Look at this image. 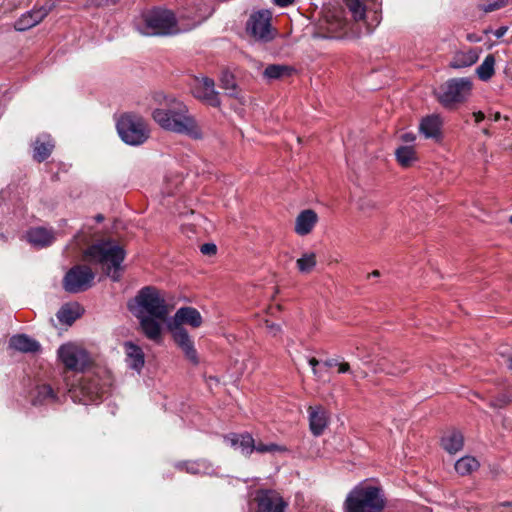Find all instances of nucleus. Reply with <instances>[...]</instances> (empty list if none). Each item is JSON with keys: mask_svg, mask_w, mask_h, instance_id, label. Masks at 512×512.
<instances>
[{"mask_svg": "<svg viewBox=\"0 0 512 512\" xmlns=\"http://www.w3.org/2000/svg\"><path fill=\"white\" fill-rule=\"evenodd\" d=\"M479 59V51L478 49H468L465 51H459L455 54L453 61L451 62V67L453 68H463L468 67L475 64Z\"/></svg>", "mask_w": 512, "mask_h": 512, "instance_id": "obj_28", "label": "nucleus"}, {"mask_svg": "<svg viewBox=\"0 0 512 512\" xmlns=\"http://www.w3.org/2000/svg\"><path fill=\"white\" fill-rule=\"evenodd\" d=\"M176 345L181 349L185 358L193 365L199 364V357L194 342L186 329L169 331Z\"/></svg>", "mask_w": 512, "mask_h": 512, "instance_id": "obj_16", "label": "nucleus"}, {"mask_svg": "<svg viewBox=\"0 0 512 512\" xmlns=\"http://www.w3.org/2000/svg\"><path fill=\"white\" fill-rule=\"evenodd\" d=\"M473 116H474V118H475V122H476V123L481 122V121L485 118L484 113H483V112H481V111L474 112V113H473Z\"/></svg>", "mask_w": 512, "mask_h": 512, "instance_id": "obj_48", "label": "nucleus"}, {"mask_svg": "<svg viewBox=\"0 0 512 512\" xmlns=\"http://www.w3.org/2000/svg\"><path fill=\"white\" fill-rule=\"evenodd\" d=\"M272 13L269 10H260L251 14L247 22V31L256 40L268 42L274 38L271 26Z\"/></svg>", "mask_w": 512, "mask_h": 512, "instance_id": "obj_12", "label": "nucleus"}, {"mask_svg": "<svg viewBox=\"0 0 512 512\" xmlns=\"http://www.w3.org/2000/svg\"><path fill=\"white\" fill-rule=\"evenodd\" d=\"M295 0H273L274 4L280 7H287L291 5Z\"/></svg>", "mask_w": 512, "mask_h": 512, "instance_id": "obj_46", "label": "nucleus"}, {"mask_svg": "<svg viewBox=\"0 0 512 512\" xmlns=\"http://www.w3.org/2000/svg\"><path fill=\"white\" fill-rule=\"evenodd\" d=\"M479 468V462L476 458L465 456L455 463V470L458 474L464 476L471 474Z\"/></svg>", "mask_w": 512, "mask_h": 512, "instance_id": "obj_34", "label": "nucleus"}, {"mask_svg": "<svg viewBox=\"0 0 512 512\" xmlns=\"http://www.w3.org/2000/svg\"><path fill=\"white\" fill-rule=\"evenodd\" d=\"M192 92L196 98L210 106L219 107L221 104L219 93L215 90V83L211 78H196L192 86Z\"/></svg>", "mask_w": 512, "mask_h": 512, "instance_id": "obj_15", "label": "nucleus"}, {"mask_svg": "<svg viewBox=\"0 0 512 512\" xmlns=\"http://www.w3.org/2000/svg\"><path fill=\"white\" fill-rule=\"evenodd\" d=\"M54 146L50 135H40L34 142L33 158L38 162L46 160L51 155Z\"/></svg>", "mask_w": 512, "mask_h": 512, "instance_id": "obj_24", "label": "nucleus"}, {"mask_svg": "<svg viewBox=\"0 0 512 512\" xmlns=\"http://www.w3.org/2000/svg\"><path fill=\"white\" fill-rule=\"evenodd\" d=\"M483 133H484V134H486V135H489V132H488V130H487V129H485V130L483 131Z\"/></svg>", "mask_w": 512, "mask_h": 512, "instance_id": "obj_55", "label": "nucleus"}, {"mask_svg": "<svg viewBox=\"0 0 512 512\" xmlns=\"http://www.w3.org/2000/svg\"><path fill=\"white\" fill-rule=\"evenodd\" d=\"M398 163L402 167H410L417 161V155L414 146L402 145L395 151Z\"/></svg>", "mask_w": 512, "mask_h": 512, "instance_id": "obj_30", "label": "nucleus"}, {"mask_svg": "<svg viewBox=\"0 0 512 512\" xmlns=\"http://www.w3.org/2000/svg\"><path fill=\"white\" fill-rule=\"evenodd\" d=\"M309 365L312 367V372H313L314 376L319 380L322 379V377H323L322 372H321V370L317 369V366L319 365V361L316 358H310Z\"/></svg>", "mask_w": 512, "mask_h": 512, "instance_id": "obj_41", "label": "nucleus"}, {"mask_svg": "<svg viewBox=\"0 0 512 512\" xmlns=\"http://www.w3.org/2000/svg\"><path fill=\"white\" fill-rule=\"evenodd\" d=\"M112 385V375L106 369L86 374L72 392V397L84 404L96 402L109 391Z\"/></svg>", "mask_w": 512, "mask_h": 512, "instance_id": "obj_5", "label": "nucleus"}, {"mask_svg": "<svg viewBox=\"0 0 512 512\" xmlns=\"http://www.w3.org/2000/svg\"><path fill=\"white\" fill-rule=\"evenodd\" d=\"M346 6L355 20H362L365 16V7L361 0H345Z\"/></svg>", "mask_w": 512, "mask_h": 512, "instance_id": "obj_37", "label": "nucleus"}, {"mask_svg": "<svg viewBox=\"0 0 512 512\" xmlns=\"http://www.w3.org/2000/svg\"><path fill=\"white\" fill-rule=\"evenodd\" d=\"M55 6V0H46L42 6L22 14L21 17L15 21L14 28L17 31H26L35 27L45 19Z\"/></svg>", "mask_w": 512, "mask_h": 512, "instance_id": "obj_13", "label": "nucleus"}, {"mask_svg": "<svg viewBox=\"0 0 512 512\" xmlns=\"http://www.w3.org/2000/svg\"><path fill=\"white\" fill-rule=\"evenodd\" d=\"M221 88L226 91V94L231 97H238V87L235 77L229 71H223L220 77Z\"/></svg>", "mask_w": 512, "mask_h": 512, "instance_id": "obj_36", "label": "nucleus"}, {"mask_svg": "<svg viewBox=\"0 0 512 512\" xmlns=\"http://www.w3.org/2000/svg\"><path fill=\"white\" fill-rule=\"evenodd\" d=\"M472 89V82L468 78H455L446 81L436 91L438 101L444 107H452L467 99Z\"/></svg>", "mask_w": 512, "mask_h": 512, "instance_id": "obj_9", "label": "nucleus"}, {"mask_svg": "<svg viewBox=\"0 0 512 512\" xmlns=\"http://www.w3.org/2000/svg\"><path fill=\"white\" fill-rule=\"evenodd\" d=\"M117 0H102V2H100L99 4H110V3H115Z\"/></svg>", "mask_w": 512, "mask_h": 512, "instance_id": "obj_51", "label": "nucleus"}, {"mask_svg": "<svg viewBox=\"0 0 512 512\" xmlns=\"http://www.w3.org/2000/svg\"><path fill=\"white\" fill-rule=\"evenodd\" d=\"M225 441L229 442L231 446L238 447L241 452L245 455H250L254 451V439L253 437L246 434H231L225 437Z\"/></svg>", "mask_w": 512, "mask_h": 512, "instance_id": "obj_26", "label": "nucleus"}, {"mask_svg": "<svg viewBox=\"0 0 512 512\" xmlns=\"http://www.w3.org/2000/svg\"><path fill=\"white\" fill-rule=\"evenodd\" d=\"M442 125V118L437 114H432L421 120L419 130L426 138L439 140L442 136Z\"/></svg>", "mask_w": 512, "mask_h": 512, "instance_id": "obj_19", "label": "nucleus"}, {"mask_svg": "<svg viewBox=\"0 0 512 512\" xmlns=\"http://www.w3.org/2000/svg\"><path fill=\"white\" fill-rule=\"evenodd\" d=\"M508 367L512 370V356L508 360Z\"/></svg>", "mask_w": 512, "mask_h": 512, "instance_id": "obj_53", "label": "nucleus"}, {"mask_svg": "<svg viewBox=\"0 0 512 512\" xmlns=\"http://www.w3.org/2000/svg\"><path fill=\"white\" fill-rule=\"evenodd\" d=\"M120 138L129 145L143 144L150 136V129L143 117L134 113H125L117 121Z\"/></svg>", "mask_w": 512, "mask_h": 512, "instance_id": "obj_6", "label": "nucleus"}, {"mask_svg": "<svg viewBox=\"0 0 512 512\" xmlns=\"http://www.w3.org/2000/svg\"><path fill=\"white\" fill-rule=\"evenodd\" d=\"M56 400L57 396L49 385L43 384L36 388L34 404H50L56 402Z\"/></svg>", "mask_w": 512, "mask_h": 512, "instance_id": "obj_33", "label": "nucleus"}, {"mask_svg": "<svg viewBox=\"0 0 512 512\" xmlns=\"http://www.w3.org/2000/svg\"><path fill=\"white\" fill-rule=\"evenodd\" d=\"M317 222V213L312 209H305L296 217L294 231L299 236H306L312 232Z\"/></svg>", "mask_w": 512, "mask_h": 512, "instance_id": "obj_18", "label": "nucleus"}, {"mask_svg": "<svg viewBox=\"0 0 512 512\" xmlns=\"http://www.w3.org/2000/svg\"><path fill=\"white\" fill-rule=\"evenodd\" d=\"M317 264L316 254L314 252L303 253L300 258L296 260V267L302 274L311 273Z\"/></svg>", "mask_w": 512, "mask_h": 512, "instance_id": "obj_32", "label": "nucleus"}, {"mask_svg": "<svg viewBox=\"0 0 512 512\" xmlns=\"http://www.w3.org/2000/svg\"><path fill=\"white\" fill-rule=\"evenodd\" d=\"M509 222L512 223V215L509 218Z\"/></svg>", "mask_w": 512, "mask_h": 512, "instance_id": "obj_56", "label": "nucleus"}, {"mask_svg": "<svg viewBox=\"0 0 512 512\" xmlns=\"http://www.w3.org/2000/svg\"><path fill=\"white\" fill-rule=\"evenodd\" d=\"M9 346L14 350L23 353H36L41 349L39 342L25 334L12 336L9 341Z\"/></svg>", "mask_w": 512, "mask_h": 512, "instance_id": "obj_22", "label": "nucleus"}, {"mask_svg": "<svg viewBox=\"0 0 512 512\" xmlns=\"http://www.w3.org/2000/svg\"><path fill=\"white\" fill-rule=\"evenodd\" d=\"M400 139L402 142L407 143V145H410L415 141L416 136L412 132H404L400 135Z\"/></svg>", "mask_w": 512, "mask_h": 512, "instance_id": "obj_42", "label": "nucleus"}, {"mask_svg": "<svg viewBox=\"0 0 512 512\" xmlns=\"http://www.w3.org/2000/svg\"><path fill=\"white\" fill-rule=\"evenodd\" d=\"M369 276L379 277L380 276V272L378 270H374Z\"/></svg>", "mask_w": 512, "mask_h": 512, "instance_id": "obj_52", "label": "nucleus"}, {"mask_svg": "<svg viewBox=\"0 0 512 512\" xmlns=\"http://www.w3.org/2000/svg\"><path fill=\"white\" fill-rule=\"evenodd\" d=\"M266 328L269 330L271 334L274 336L280 331V326L274 323H270L269 321H265Z\"/></svg>", "mask_w": 512, "mask_h": 512, "instance_id": "obj_43", "label": "nucleus"}, {"mask_svg": "<svg viewBox=\"0 0 512 512\" xmlns=\"http://www.w3.org/2000/svg\"><path fill=\"white\" fill-rule=\"evenodd\" d=\"M96 220H97V221H102V220H103V216H102V215H98V216L96 217Z\"/></svg>", "mask_w": 512, "mask_h": 512, "instance_id": "obj_54", "label": "nucleus"}, {"mask_svg": "<svg viewBox=\"0 0 512 512\" xmlns=\"http://www.w3.org/2000/svg\"><path fill=\"white\" fill-rule=\"evenodd\" d=\"M137 317L140 320L141 328L146 337L153 341H159L161 338V326L157 321L158 319L152 316L141 315V313H137Z\"/></svg>", "mask_w": 512, "mask_h": 512, "instance_id": "obj_25", "label": "nucleus"}, {"mask_svg": "<svg viewBox=\"0 0 512 512\" xmlns=\"http://www.w3.org/2000/svg\"><path fill=\"white\" fill-rule=\"evenodd\" d=\"M464 444V438L459 431H449L442 437V446L450 454L460 451Z\"/></svg>", "mask_w": 512, "mask_h": 512, "instance_id": "obj_29", "label": "nucleus"}, {"mask_svg": "<svg viewBox=\"0 0 512 512\" xmlns=\"http://www.w3.org/2000/svg\"><path fill=\"white\" fill-rule=\"evenodd\" d=\"M83 312L78 303H67L61 307L57 313L58 320L67 325H71Z\"/></svg>", "mask_w": 512, "mask_h": 512, "instance_id": "obj_27", "label": "nucleus"}, {"mask_svg": "<svg viewBox=\"0 0 512 512\" xmlns=\"http://www.w3.org/2000/svg\"><path fill=\"white\" fill-rule=\"evenodd\" d=\"M310 430L315 436H320L328 424V414L321 407H309Z\"/></svg>", "mask_w": 512, "mask_h": 512, "instance_id": "obj_23", "label": "nucleus"}, {"mask_svg": "<svg viewBox=\"0 0 512 512\" xmlns=\"http://www.w3.org/2000/svg\"><path fill=\"white\" fill-rule=\"evenodd\" d=\"M178 467H185L186 471L192 474L206 472L207 466L205 462H185L178 464Z\"/></svg>", "mask_w": 512, "mask_h": 512, "instance_id": "obj_39", "label": "nucleus"}, {"mask_svg": "<svg viewBox=\"0 0 512 512\" xmlns=\"http://www.w3.org/2000/svg\"><path fill=\"white\" fill-rule=\"evenodd\" d=\"M57 353L62 364L70 370L82 371L90 363L87 351L75 343L69 342L61 345Z\"/></svg>", "mask_w": 512, "mask_h": 512, "instance_id": "obj_11", "label": "nucleus"}, {"mask_svg": "<svg viewBox=\"0 0 512 512\" xmlns=\"http://www.w3.org/2000/svg\"><path fill=\"white\" fill-rule=\"evenodd\" d=\"M495 57L489 54L485 57L484 61L476 69V74L482 81L489 80L495 72Z\"/></svg>", "mask_w": 512, "mask_h": 512, "instance_id": "obj_35", "label": "nucleus"}, {"mask_svg": "<svg viewBox=\"0 0 512 512\" xmlns=\"http://www.w3.org/2000/svg\"><path fill=\"white\" fill-rule=\"evenodd\" d=\"M155 100L159 107L153 110L152 118L162 129L194 139L202 137L201 127L182 101L162 93H157Z\"/></svg>", "mask_w": 512, "mask_h": 512, "instance_id": "obj_2", "label": "nucleus"}, {"mask_svg": "<svg viewBox=\"0 0 512 512\" xmlns=\"http://www.w3.org/2000/svg\"><path fill=\"white\" fill-rule=\"evenodd\" d=\"M293 68L287 65L272 64L265 68L263 76L269 80L281 79L291 75Z\"/></svg>", "mask_w": 512, "mask_h": 512, "instance_id": "obj_31", "label": "nucleus"}, {"mask_svg": "<svg viewBox=\"0 0 512 512\" xmlns=\"http://www.w3.org/2000/svg\"><path fill=\"white\" fill-rule=\"evenodd\" d=\"M492 118L494 121H498V120H500L501 115L499 112H496L495 114L492 115Z\"/></svg>", "mask_w": 512, "mask_h": 512, "instance_id": "obj_50", "label": "nucleus"}, {"mask_svg": "<svg viewBox=\"0 0 512 512\" xmlns=\"http://www.w3.org/2000/svg\"><path fill=\"white\" fill-rule=\"evenodd\" d=\"M507 30H508V28L506 26L499 27L497 30H495L494 35L497 38H501V37H503L505 35Z\"/></svg>", "mask_w": 512, "mask_h": 512, "instance_id": "obj_47", "label": "nucleus"}, {"mask_svg": "<svg viewBox=\"0 0 512 512\" xmlns=\"http://www.w3.org/2000/svg\"><path fill=\"white\" fill-rule=\"evenodd\" d=\"M127 365L138 373L144 366L145 356L142 349L132 342L124 343Z\"/></svg>", "mask_w": 512, "mask_h": 512, "instance_id": "obj_21", "label": "nucleus"}, {"mask_svg": "<svg viewBox=\"0 0 512 512\" xmlns=\"http://www.w3.org/2000/svg\"><path fill=\"white\" fill-rule=\"evenodd\" d=\"M200 251L204 255H210L211 256V255L216 254L217 247L213 243H206V244H203L201 246Z\"/></svg>", "mask_w": 512, "mask_h": 512, "instance_id": "obj_40", "label": "nucleus"}, {"mask_svg": "<svg viewBox=\"0 0 512 512\" xmlns=\"http://www.w3.org/2000/svg\"><path fill=\"white\" fill-rule=\"evenodd\" d=\"M26 237L30 244L40 248L52 244L56 238L55 233L51 229L44 227L30 229Z\"/></svg>", "mask_w": 512, "mask_h": 512, "instance_id": "obj_20", "label": "nucleus"}, {"mask_svg": "<svg viewBox=\"0 0 512 512\" xmlns=\"http://www.w3.org/2000/svg\"><path fill=\"white\" fill-rule=\"evenodd\" d=\"M95 278L94 272L85 265L72 267L63 278V288L69 293L86 291L92 286Z\"/></svg>", "mask_w": 512, "mask_h": 512, "instance_id": "obj_10", "label": "nucleus"}, {"mask_svg": "<svg viewBox=\"0 0 512 512\" xmlns=\"http://www.w3.org/2000/svg\"><path fill=\"white\" fill-rule=\"evenodd\" d=\"M337 361L335 359H329L327 361L324 362V366L326 367H334V366H337Z\"/></svg>", "mask_w": 512, "mask_h": 512, "instance_id": "obj_49", "label": "nucleus"}, {"mask_svg": "<svg viewBox=\"0 0 512 512\" xmlns=\"http://www.w3.org/2000/svg\"><path fill=\"white\" fill-rule=\"evenodd\" d=\"M138 312L141 315L152 316L164 321L169 314V308L159 290L154 287L142 288L136 296Z\"/></svg>", "mask_w": 512, "mask_h": 512, "instance_id": "obj_7", "label": "nucleus"}, {"mask_svg": "<svg viewBox=\"0 0 512 512\" xmlns=\"http://www.w3.org/2000/svg\"><path fill=\"white\" fill-rule=\"evenodd\" d=\"M503 6H504V1L501 0L500 2H497V3H494V4H489V5L485 6L484 11L485 12H491V11L499 9V8H501Z\"/></svg>", "mask_w": 512, "mask_h": 512, "instance_id": "obj_44", "label": "nucleus"}, {"mask_svg": "<svg viewBox=\"0 0 512 512\" xmlns=\"http://www.w3.org/2000/svg\"><path fill=\"white\" fill-rule=\"evenodd\" d=\"M347 25V20L344 17V11L341 7L332 6L326 7L323 10L322 16L315 24V38L331 39L338 37Z\"/></svg>", "mask_w": 512, "mask_h": 512, "instance_id": "obj_8", "label": "nucleus"}, {"mask_svg": "<svg viewBox=\"0 0 512 512\" xmlns=\"http://www.w3.org/2000/svg\"><path fill=\"white\" fill-rule=\"evenodd\" d=\"M203 324V318L200 312L190 306L179 308L174 316L167 322V328L169 331H178L179 329H185L184 325H188L191 328H199Z\"/></svg>", "mask_w": 512, "mask_h": 512, "instance_id": "obj_14", "label": "nucleus"}, {"mask_svg": "<svg viewBox=\"0 0 512 512\" xmlns=\"http://www.w3.org/2000/svg\"><path fill=\"white\" fill-rule=\"evenodd\" d=\"M385 498L381 488L366 481L356 485L346 496L344 512H382Z\"/></svg>", "mask_w": 512, "mask_h": 512, "instance_id": "obj_4", "label": "nucleus"}, {"mask_svg": "<svg viewBox=\"0 0 512 512\" xmlns=\"http://www.w3.org/2000/svg\"><path fill=\"white\" fill-rule=\"evenodd\" d=\"M254 451H256L258 453H275V452H284V451H286V448L283 446H280L278 444H275V443H269V444H264V443L255 444L254 443Z\"/></svg>", "mask_w": 512, "mask_h": 512, "instance_id": "obj_38", "label": "nucleus"}, {"mask_svg": "<svg viewBox=\"0 0 512 512\" xmlns=\"http://www.w3.org/2000/svg\"><path fill=\"white\" fill-rule=\"evenodd\" d=\"M259 509L267 512H284L287 504L275 491H261L257 496Z\"/></svg>", "mask_w": 512, "mask_h": 512, "instance_id": "obj_17", "label": "nucleus"}, {"mask_svg": "<svg viewBox=\"0 0 512 512\" xmlns=\"http://www.w3.org/2000/svg\"><path fill=\"white\" fill-rule=\"evenodd\" d=\"M125 255V250L118 242L106 240L90 246L85 252V259L91 264L99 265L109 277L117 281Z\"/></svg>", "mask_w": 512, "mask_h": 512, "instance_id": "obj_3", "label": "nucleus"}, {"mask_svg": "<svg viewBox=\"0 0 512 512\" xmlns=\"http://www.w3.org/2000/svg\"><path fill=\"white\" fill-rule=\"evenodd\" d=\"M338 372L346 373L350 371V365L347 362L337 363Z\"/></svg>", "mask_w": 512, "mask_h": 512, "instance_id": "obj_45", "label": "nucleus"}, {"mask_svg": "<svg viewBox=\"0 0 512 512\" xmlns=\"http://www.w3.org/2000/svg\"><path fill=\"white\" fill-rule=\"evenodd\" d=\"M213 12L211 5L203 3L193 12L181 13L177 18L167 9L155 8L146 11L136 20V29L145 36H168L187 32Z\"/></svg>", "mask_w": 512, "mask_h": 512, "instance_id": "obj_1", "label": "nucleus"}]
</instances>
